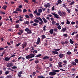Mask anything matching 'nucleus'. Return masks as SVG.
Wrapping results in <instances>:
<instances>
[{
    "label": "nucleus",
    "mask_w": 78,
    "mask_h": 78,
    "mask_svg": "<svg viewBox=\"0 0 78 78\" xmlns=\"http://www.w3.org/2000/svg\"><path fill=\"white\" fill-rule=\"evenodd\" d=\"M63 56H64V54H62V53L60 54L59 55V56L60 58H62V57H63Z\"/></svg>",
    "instance_id": "nucleus-17"
},
{
    "label": "nucleus",
    "mask_w": 78,
    "mask_h": 78,
    "mask_svg": "<svg viewBox=\"0 0 78 78\" xmlns=\"http://www.w3.org/2000/svg\"><path fill=\"white\" fill-rule=\"evenodd\" d=\"M58 14H55L54 16L55 17V18H56V19H58L59 18V17L58 16Z\"/></svg>",
    "instance_id": "nucleus-31"
},
{
    "label": "nucleus",
    "mask_w": 78,
    "mask_h": 78,
    "mask_svg": "<svg viewBox=\"0 0 78 78\" xmlns=\"http://www.w3.org/2000/svg\"><path fill=\"white\" fill-rule=\"evenodd\" d=\"M24 24L25 25H29L30 24V22H29V21H24Z\"/></svg>",
    "instance_id": "nucleus-15"
},
{
    "label": "nucleus",
    "mask_w": 78,
    "mask_h": 78,
    "mask_svg": "<svg viewBox=\"0 0 78 78\" xmlns=\"http://www.w3.org/2000/svg\"><path fill=\"white\" fill-rule=\"evenodd\" d=\"M37 53V50H34L33 51V54L30 53V55L26 56V58L27 59H31L32 58H34L35 55H36V53Z\"/></svg>",
    "instance_id": "nucleus-1"
},
{
    "label": "nucleus",
    "mask_w": 78,
    "mask_h": 78,
    "mask_svg": "<svg viewBox=\"0 0 78 78\" xmlns=\"http://www.w3.org/2000/svg\"><path fill=\"white\" fill-rule=\"evenodd\" d=\"M13 13H14L15 14H18V12L17 11H14L13 12Z\"/></svg>",
    "instance_id": "nucleus-58"
},
{
    "label": "nucleus",
    "mask_w": 78,
    "mask_h": 78,
    "mask_svg": "<svg viewBox=\"0 0 78 78\" xmlns=\"http://www.w3.org/2000/svg\"><path fill=\"white\" fill-rule=\"evenodd\" d=\"M48 59H49V57L48 56H45L42 58V59H43V60Z\"/></svg>",
    "instance_id": "nucleus-10"
},
{
    "label": "nucleus",
    "mask_w": 78,
    "mask_h": 78,
    "mask_svg": "<svg viewBox=\"0 0 78 78\" xmlns=\"http://www.w3.org/2000/svg\"><path fill=\"white\" fill-rule=\"evenodd\" d=\"M49 33L50 34H53V29H51L49 31Z\"/></svg>",
    "instance_id": "nucleus-21"
},
{
    "label": "nucleus",
    "mask_w": 78,
    "mask_h": 78,
    "mask_svg": "<svg viewBox=\"0 0 78 78\" xmlns=\"http://www.w3.org/2000/svg\"><path fill=\"white\" fill-rule=\"evenodd\" d=\"M39 21H40V22H39V25H42L43 23V20H42V19H41L39 20Z\"/></svg>",
    "instance_id": "nucleus-12"
},
{
    "label": "nucleus",
    "mask_w": 78,
    "mask_h": 78,
    "mask_svg": "<svg viewBox=\"0 0 78 78\" xmlns=\"http://www.w3.org/2000/svg\"><path fill=\"white\" fill-rule=\"evenodd\" d=\"M75 61L76 63H78V59H75Z\"/></svg>",
    "instance_id": "nucleus-56"
},
{
    "label": "nucleus",
    "mask_w": 78,
    "mask_h": 78,
    "mask_svg": "<svg viewBox=\"0 0 78 78\" xmlns=\"http://www.w3.org/2000/svg\"><path fill=\"white\" fill-rule=\"evenodd\" d=\"M30 29H28V28H26L25 29V31H26L27 32H28L29 31Z\"/></svg>",
    "instance_id": "nucleus-40"
},
{
    "label": "nucleus",
    "mask_w": 78,
    "mask_h": 78,
    "mask_svg": "<svg viewBox=\"0 0 78 78\" xmlns=\"http://www.w3.org/2000/svg\"><path fill=\"white\" fill-rule=\"evenodd\" d=\"M72 64L73 66H75V65H76V63H75V62H74Z\"/></svg>",
    "instance_id": "nucleus-60"
},
{
    "label": "nucleus",
    "mask_w": 78,
    "mask_h": 78,
    "mask_svg": "<svg viewBox=\"0 0 78 78\" xmlns=\"http://www.w3.org/2000/svg\"><path fill=\"white\" fill-rule=\"evenodd\" d=\"M42 20H43L44 22V23H47V22H48V21L46 20V19H45V18L44 17H43L42 18Z\"/></svg>",
    "instance_id": "nucleus-14"
},
{
    "label": "nucleus",
    "mask_w": 78,
    "mask_h": 78,
    "mask_svg": "<svg viewBox=\"0 0 78 78\" xmlns=\"http://www.w3.org/2000/svg\"><path fill=\"white\" fill-rule=\"evenodd\" d=\"M58 13L59 16H62V12H61V11L60 10L58 11Z\"/></svg>",
    "instance_id": "nucleus-16"
},
{
    "label": "nucleus",
    "mask_w": 78,
    "mask_h": 78,
    "mask_svg": "<svg viewBox=\"0 0 78 78\" xmlns=\"http://www.w3.org/2000/svg\"><path fill=\"white\" fill-rule=\"evenodd\" d=\"M38 12L40 13H41L42 12V9H38Z\"/></svg>",
    "instance_id": "nucleus-38"
},
{
    "label": "nucleus",
    "mask_w": 78,
    "mask_h": 78,
    "mask_svg": "<svg viewBox=\"0 0 78 78\" xmlns=\"http://www.w3.org/2000/svg\"><path fill=\"white\" fill-rule=\"evenodd\" d=\"M10 58H11L10 57L8 58V57H6L5 58L4 60L5 61H8L10 60Z\"/></svg>",
    "instance_id": "nucleus-8"
},
{
    "label": "nucleus",
    "mask_w": 78,
    "mask_h": 78,
    "mask_svg": "<svg viewBox=\"0 0 78 78\" xmlns=\"http://www.w3.org/2000/svg\"><path fill=\"white\" fill-rule=\"evenodd\" d=\"M29 16H30V17H31V18H33V17L34 16H33V14H32V13H30L29 14Z\"/></svg>",
    "instance_id": "nucleus-30"
},
{
    "label": "nucleus",
    "mask_w": 78,
    "mask_h": 78,
    "mask_svg": "<svg viewBox=\"0 0 78 78\" xmlns=\"http://www.w3.org/2000/svg\"><path fill=\"white\" fill-rule=\"evenodd\" d=\"M26 45H27V43L23 44L21 45L22 49H23L25 48V47H26Z\"/></svg>",
    "instance_id": "nucleus-7"
},
{
    "label": "nucleus",
    "mask_w": 78,
    "mask_h": 78,
    "mask_svg": "<svg viewBox=\"0 0 78 78\" xmlns=\"http://www.w3.org/2000/svg\"><path fill=\"white\" fill-rule=\"evenodd\" d=\"M44 6L46 7V8H47L48 7V8H50V3H48L47 4H45L44 5Z\"/></svg>",
    "instance_id": "nucleus-6"
},
{
    "label": "nucleus",
    "mask_w": 78,
    "mask_h": 78,
    "mask_svg": "<svg viewBox=\"0 0 78 78\" xmlns=\"http://www.w3.org/2000/svg\"><path fill=\"white\" fill-rule=\"evenodd\" d=\"M46 27H47V26L44 25V27H43V30L44 31H45L46 30V29H45V28H46Z\"/></svg>",
    "instance_id": "nucleus-34"
},
{
    "label": "nucleus",
    "mask_w": 78,
    "mask_h": 78,
    "mask_svg": "<svg viewBox=\"0 0 78 78\" xmlns=\"http://www.w3.org/2000/svg\"><path fill=\"white\" fill-rule=\"evenodd\" d=\"M6 8H7V6L6 5H4L3 7H2V9H4L5 10H6Z\"/></svg>",
    "instance_id": "nucleus-26"
},
{
    "label": "nucleus",
    "mask_w": 78,
    "mask_h": 78,
    "mask_svg": "<svg viewBox=\"0 0 78 78\" xmlns=\"http://www.w3.org/2000/svg\"><path fill=\"white\" fill-rule=\"evenodd\" d=\"M31 33H32L31 30H29L27 32V34H31Z\"/></svg>",
    "instance_id": "nucleus-25"
},
{
    "label": "nucleus",
    "mask_w": 78,
    "mask_h": 78,
    "mask_svg": "<svg viewBox=\"0 0 78 78\" xmlns=\"http://www.w3.org/2000/svg\"><path fill=\"white\" fill-rule=\"evenodd\" d=\"M67 54H68V55H70L71 54V52L70 51H68L67 52Z\"/></svg>",
    "instance_id": "nucleus-46"
},
{
    "label": "nucleus",
    "mask_w": 78,
    "mask_h": 78,
    "mask_svg": "<svg viewBox=\"0 0 78 78\" xmlns=\"http://www.w3.org/2000/svg\"><path fill=\"white\" fill-rule=\"evenodd\" d=\"M7 78H12V76L11 75H8L7 76Z\"/></svg>",
    "instance_id": "nucleus-35"
},
{
    "label": "nucleus",
    "mask_w": 78,
    "mask_h": 78,
    "mask_svg": "<svg viewBox=\"0 0 78 78\" xmlns=\"http://www.w3.org/2000/svg\"><path fill=\"white\" fill-rule=\"evenodd\" d=\"M42 39H45L46 38V37H45V36L44 35H43L41 36Z\"/></svg>",
    "instance_id": "nucleus-36"
},
{
    "label": "nucleus",
    "mask_w": 78,
    "mask_h": 78,
    "mask_svg": "<svg viewBox=\"0 0 78 78\" xmlns=\"http://www.w3.org/2000/svg\"><path fill=\"white\" fill-rule=\"evenodd\" d=\"M41 41V39L39 37H38L37 39V41L36 42V44H37V45L39 44V43H40V41Z\"/></svg>",
    "instance_id": "nucleus-9"
},
{
    "label": "nucleus",
    "mask_w": 78,
    "mask_h": 78,
    "mask_svg": "<svg viewBox=\"0 0 78 78\" xmlns=\"http://www.w3.org/2000/svg\"><path fill=\"white\" fill-rule=\"evenodd\" d=\"M9 71L8 70L6 71L5 72V75H8V74H9Z\"/></svg>",
    "instance_id": "nucleus-23"
},
{
    "label": "nucleus",
    "mask_w": 78,
    "mask_h": 78,
    "mask_svg": "<svg viewBox=\"0 0 78 78\" xmlns=\"http://www.w3.org/2000/svg\"><path fill=\"white\" fill-rule=\"evenodd\" d=\"M67 30V28L66 27H65V28H63L61 30V32H65Z\"/></svg>",
    "instance_id": "nucleus-11"
},
{
    "label": "nucleus",
    "mask_w": 78,
    "mask_h": 78,
    "mask_svg": "<svg viewBox=\"0 0 78 78\" xmlns=\"http://www.w3.org/2000/svg\"><path fill=\"white\" fill-rule=\"evenodd\" d=\"M38 63H39V60H37V61L36 60L35 61V64H37Z\"/></svg>",
    "instance_id": "nucleus-59"
},
{
    "label": "nucleus",
    "mask_w": 78,
    "mask_h": 78,
    "mask_svg": "<svg viewBox=\"0 0 78 78\" xmlns=\"http://www.w3.org/2000/svg\"><path fill=\"white\" fill-rule=\"evenodd\" d=\"M36 0H32V2L34 3H36L37 2H36Z\"/></svg>",
    "instance_id": "nucleus-52"
},
{
    "label": "nucleus",
    "mask_w": 78,
    "mask_h": 78,
    "mask_svg": "<svg viewBox=\"0 0 78 78\" xmlns=\"http://www.w3.org/2000/svg\"><path fill=\"white\" fill-rule=\"evenodd\" d=\"M17 68V66H13L12 67V69H16V68Z\"/></svg>",
    "instance_id": "nucleus-42"
},
{
    "label": "nucleus",
    "mask_w": 78,
    "mask_h": 78,
    "mask_svg": "<svg viewBox=\"0 0 78 78\" xmlns=\"http://www.w3.org/2000/svg\"><path fill=\"white\" fill-rule=\"evenodd\" d=\"M19 27V24H16V25L15 27V28L16 29H17Z\"/></svg>",
    "instance_id": "nucleus-20"
},
{
    "label": "nucleus",
    "mask_w": 78,
    "mask_h": 78,
    "mask_svg": "<svg viewBox=\"0 0 78 78\" xmlns=\"http://www.w3.org/2000/svg\"><path fill=\"white\" fill-rule=\"evenodd\" d=\"M33 26H34V27H36L37 25H38V24H37V23H34L32 24Z\"/></svg>",
    "instance_id": "nucleus-33"
},
{
    "label": "nucleus",
    "mask_w": 78,
    "mask_h": 78,
    "mask_svg": "<svg viewBox=\"0 0 78 78\" xmlns=\"http://www.w3.org/2000/svg\"><path fill=\"white\" fill-rule=\"evenodd\" d=\"M54 50L55 51H53L51 52L53 54H54V55H56V54H58L59 53V52H58V51H59L60 50V49H54Z\"/></svg>",
    "instance_id": "nucleus-2"
},
{
    "label": "nucleus",
    "mask_w": 78,
    "mask_h": 78,
    "mask_svg": "<svg viewBox=\"0 0 78 78\" xmlns=\"http://www.w3.org/2000/svg\"><path fill=\"white\" fill-rule=\"evenodd\" d=\"M62 14V16H65L66 15V13L65 12H63Z\"/></svg>",
    "instance_id": "nucleus-22"
},
{
    "label": "nucleus",
    "mask_w": 78,
    "mask_h": 78,
    "mask_svg": "<svg viewBox=\"0 0 78 78\" xmlns=\"http://www.w3.org/2000/svg\"><path fill=\"white\" fill-rule=\"evenodd\" d=\"M57 2L58 3H56V5H58L59 4H61V3L62 2V1H61V0H58Z\"/></svg>",
    "instance_id": "nucleus-13"
},
{
    "label": "nucleus",
    "mask_w": 78,
    "mask_h": 78,
    "mask_svg": "<svg viewBox=\"0 0 78 78\" xmlns=\"http://www.w3.org/2000/svg\"><path fill=\"white\" fill-rule=\"evenodd\" d=\"M49 75L50 76H55V75H56V73L54 71L51 72L49 73Z\"/></svg>",
    "instance_id": "nucleus-3"
},
{
    "label": "nucleus",
    "mask_w": 78,
    "mask_h": 78,
    "mask_svg": "<svg viewBox=\"0 0 78 78\" xmlns=\"http://www.w3.org/2000/svg\"><path fill=\"white\" fill-rule=\"evenodd\" d=\"M63 62L64 63H65L66 64H67V61L66 60H64Z\"/></svg>",
    "instance_id": "nucleus-64"
},
{
    "label": "nucleus",
    "mask_w": 78,
    "mask_h": 78,
    "mask_svg": "<svg viewBox=\"0 0 78 78\" xmlns=\"http://www.w3.org/2000/svg\"><path fill=\"white\" fill-rule=\"evenodd\" d=\"M22 71H20L19 73H18L17 75L19 77H21L22 76Z\"/></svg>",
    "instance_id": "nucleus-5"
},
{
    "label": "nucleus",
    "mask_w": 78,
    "mask_h": 78,
    "mask_svg": "<svg viewBox=\"0 0 78 78\" xmlns=\"http://www.w3.org/2000/svg\"><path fill=\"white\" fill-rule=\"evenodd\" d=\"M19 31H20V33H21V34H22V33H23V30H22L19 29Z\"/></svg>",
    "instance_id": "nucleus-37"
},
{
    "label": "nucleus",
    "mask_w": 78,
    "mask_h": 78,
    "mask_svg": "<svg viewBox=\"0 0 78 78\" xmlns=\"http://www.w3.org/2000/svg\"><path fill=\"white\" fill-rule=\"evenodd\" d=\"M36 15H37V16H40L41 15V13H39V12H37L36 13Z\"/></svg>",
    "instance_id": "nucleus-53"
},
{
    "label": "nucleus",
    "mask_w": 78,
    "mask_h": 78,
    "mask_svg": "<svg viewBox=\"0 0 78 78\" xmlns=\"http://www.w3.org/2000/svg\"><path fill=\"white\" fill-rule=\"evenodd\" d=\"M57 28L58 30H61V26L60 25H59L57 27Z\"/></svg>",
    "instance_id": "nucleus-39"
},
{
    "label": "nucleus",
    "mask_w": 78,
    "mask_h": 78,
    "mask_svg": "<svg viewBox=\"0 0 78 78\" xmlns=\"http://www.w3.org/2000/svg\"><path fill=\"white\" fill-rule=\"evenodd\" d=\"M37 10L36 9L34 12V14H37Z\"/></svg>",
    "instance_id": "nucleus-47"
},
{
    "label": "nucleus",
    "mask_w": 78,
    "mask_h": 78,
    "mask_svg": "<svg viewBox=\"0 0 78 78\" xmlns=\"http://www.w3.org/2000/svg\"><path fill=\"white\" fill-rule=\"evenodd\" d=\"M17 34H18V35H19V36H20V35H21V33H20V32H18L17 33Z\"/></svg>",
    "instance_id": "nucleus-62"
},
{
    "label": "nucleus",
    "mask_w": 78,
    "mask_h": 78,
    "mask_svg": "<svg viewBox=\"0 0 78 78\" xmlns=\"http://www.w3.org/2000/svg\"><path fill=\"white\" fill-rule=\"evenodd\" d=\"M61 43L63 45H64V44H66V43H65V42H64L63 41L61 42Z\"/></svg>",
    "instance_id": "nucleus-57"
},
{
    "label": "nucleus",
    "mask_w": 78,
    "mask_h": 78,
    "mask_svg": "<svg viewBox=\"0 0 78 78\" xmlns=\"http://www.w3.org/2000/svg\"><path fill=\"white\" fill-rule=\"evenodd\" d=\"M63 36H64V37H67V36H68V35H67V34H64L63 35Z\"/></svg>",
    "instance_id": "nucleus-49"
},
{
    "label": "nucleus",
    "mask_w": 78,
    "mask_h": 78,
    "mask_svg": "<svg viewBox=\"0 0 78 78\" xmlns=\"http://www.w3.org/2000/svg\"><path fill=\"white\" fill-rule=\"evenodd\" d=\"M61 64H62V62H60L58 63V66L60 67H62V66Z\"/></svg>",
    "instance_id": "nucleus-19"
},
{
    "label": "nucleus",
    "mask_w": 78,
    "mask_h": 78,
    "mask_svg": "<svg viewBox=\"0 0 78 78\" xmlns=\"http://www.w3.org/2000/svg\"><path fill=\"white\" fill-rule=\"evenodd\" d=\"M12 66H13V63L12 62L9 63L6 65L7 67H11Z\"/></svg>",
    "instance_id": "nucleus-4"
},
{
    "label": "nucleus",
    "mask_w": 78,
    "mask_h": 78,
    "mask_svg": "<svg viewBox=\"0 0 78 78\" xmlns=\"http://www.w3.org/2000/svg\"><path fill=\"white\" fill-rule=\"evenodd\" d=\"M52 25H55L56 23V22L54 21H52Z\"/></svg>",
    "instance_id": "nucleus-44"
},
{
    "label": "nucleus",
    "mask_w": 78,
    "mask_h": 78,
    "mask_svg": "<svg viewBox=\"0 0 78 78\" xmlns=\"http://www.w3.org/2000/svg\"><path fill=\"white\" fill-rule=\"evenodd\" d=\"M27 11V10L26 9H23V12H26Z\"/></svg>",
    "instance_id": "nucleus-48"
},
{
    "label": "nucleus",
    "mask_w": 78,
    "mask_h": 78,
    "mask_svg": "<svg viewBox=\"0 0 78 78\" xmlns=\"http://www.w3.org/2000/svg\"><path fill=\"white\" fill-rule=\"evenodd\" d=\"M41 56H42V55L38 54L35 56V58H39V57H41Z\"/></svg>",
    "instance_id": "nucleus-27"
},
{
    "label": "nucleus",
    "mask_w": 78,
    "mask_h": 78,
    "mask_svg": "<svg viewBox=\"0 0 78 78\" xmlns=\"http://www.w3.org/2000/svg\"><path fill=\"white\" fill-rule=\"evenodd\" d=\"M69 42L70 44H73V43H74V41H73L72 40V39H70L69 41Z\"/></svg>",
    "instance_id": "nucleus-29"
},
{
    "label": "nucleus",
    "mask_w": 78,
    "mask_h": 78,
    "mask_svg": "<svg viewBox=\"0 0 78 78\" xmlns=\"http://www.w3.org/2000/svg\"><path fill=\"white\" fill-rule=\"evenodd\" d=\"M25 17H26V18H27V19L30 18V17L28 15H25Z\"/></svg>",
    "instance_id": "nucleus-45"
},
{
    "label": "nucleus",
    "mask_w": 78,
    "mask_h": 78,
    "mask_svg": "<svg viewBox=\"0 0 78 78\" xmlns=\"http://www.w3.org/2000/svg\"><path fill=\"white\" fill-rule=\"evenodd\" d=\"M66 24H67V25H70V22H69V21L68 20H67Z\"/></svg>",
    "instance_id": "nucleus-41"
},
{
    "label": "nucleus",
    "mask_w": 78,
    "mask_h": 78,
    "mask_svg": "<svg viewBox=\"0 0 78 78\" xmlns=\"http://www.w3.org/2000/svg\"><path fill=\"white\" fill-rule=\"evenodd\" d=\"M66 11H67L68 12L70 13V10L68 8L66 9Z\"/></svg>",
    "instance_id": "nucleus-43"
},
{
    "label": "nucleus",
    "mask_w": 78,
    "mask_h": 78,
    "mask_svg": "<svg viewBox=\"0 0 78 78\" xmlns=\"http://www.w3.org/2000/svg\"><path fill=\"white\" fill-rule=\"evenodd\" d=\"M29 49V48L27 47L25 48V51H28Z\"/></svg>",
    "instance_id": "nucleus-51"
},
{
    "label": "nucleus",
    "mask_w": 78,
    "mask_h": 78,
    "mask_svg": "<svg viewBox=\"0 0 78 78\" xmlns=\"http://www.w3.org/2000/svg\"><path fill=\"white\" fill-rule=\"evenodd\" d=\"M52 71L53 72H55L56 73V72H59V70H56L53 69Z\"/></svg>",
    "instance_id": "nucleus-28"
},
{
    "label": "nucleus",
    "mask_w": 78,
    "mask_h": 78,
    "mask_svg": "<svg viewBox=\"0 0 78 78\" xmlns=\"http://www.w3.org/2000/svg\"><path fill=\"white\" fill-rule=\"evenodd\" d=\"M36 19H38V20H40L41 18L39 16L38 17H36Z\"/></svg>",
    "instance_id": "nucleus-54"
},
{
    "label": "nucleus",
    "mask_w": 78,
    "mask_h": 78,
    "mask_svg": "<svg viewBox=\"0 0 78 78\" xmlns=\"http://www.w3.org/2000/svg\"><path fill=\"white\" fill-rule=\"evenodd\" d=\"M53 31L56 32L58 31V28H54L53 29Z\"/></svg>",
    "instance_id": "nucleus-24"
},
{
    "label": "nucleus",
    "mask_w": 78,
    "mask_h": 78,
    "mask_svg": "<svg viewBox=\"0 0 78 78\" xmlns=\"http://www.w3.org/2000/svg\"><path fill=\"white\" fill-rule=\"evenodd\" d=\"M6 53V51L4 50L3 51V52L2 53V54L3 55V54H5Z\"/></svg>",
    "instance_id": "nucleus-63"
},
{
    "label": "nucleus",
    "mask_w": 78,
    "mask_h": 78,
    "mask_svg": "<svg viewBox=\"0 0 78 78\" xmlns=\"http://www.w3.org/2000/svg\"><path fill=\"white\" fill-rule=\"evenodd\" d=\"M74 4V2L73 1L71 2V3H69L70 5H72Z\"/></svg>",
    "instance_id": "nucleus-50"
},
{
    "label": "nucleus",
    "mask_w": 78,
    "mask_h": 78,
    "mask_svg": "<svg viewBox=\"0 0 78 78\" xmlns=\"http://www.w3.org/2000/svg\"><path fill=\"white\" fill-rule=\"evenodd\" d=\"M52 64L50 63L49 64V67H52Z\"/></svg>",
    "instance_id": "nucleus-61"
},
{
    "label": "nucleus",
    "mask_w": 78,
    "mask_h": 78,
    "mask_svg": "<svg viewBox=\"0 0 78 78\" xmlns=\"http://www.w3.org/2000/svg\"><path fill=\"white\" fill-rule=\"evenodd\" d=\"M16 11H17V12H18V11H20V12H21L22 11V10L20 9L19 8H17L16 9Z\"/></svg>",
    "instance_id": "nucleus-18"
},
{
    "label": "nucleus",
    "mask_w": 78,
    "mask_h": 78,
    "mask_svg": "<svg viewBox=\"0 0 78 78\" xmlns=\"http://www.w3.org/2000/svg\"><path fill=\"white\" fill-rule=\"evenodd\" d=\"M34 22H35V23H39V20H37V19H35L34 20Z\"/></svg>",
    "instance_id": "nucleus-32"
},
{
    "label": "nucleus",
    "mask_w": 78,
    "mask_h": 78,
    "mask_svg": "<svg viewBox=\"0 0 78 78\" xmlns=\"http://www.w3.org/2000/svg\"><path fill=\"white\" fill-rule=\"evenodd\" d=\"M0 13H1V14H3V15L5 14V12H3L1 11Z\"/></svg>",
    "instance_id": "nucleus-55"
}]
</instances>
